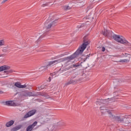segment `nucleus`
Returning a JSON list of instances; mask_svg holds the SVG:
<instances>
[{"label": "nucleus", "instance_id": "1", "mask_svg": "<svg viewBox=\"0 0 131 131\" xmlns=\"http://www.w3.org/2000/svg\"><path fill=\"white\" fill-rule=\"evenodd\" d=\"M90 40L86 39V37H84L83 43L79 48V49L71 56L65 58H60V62L66 61V64H67V63H69V62H71V61H72V60L74 59L75 58L78 57V55H79L80 54H82V53H83V51H84L85 49H86V47H88V46L90 45Z\"/></svg>", "mask_w": 131, "mask_h": 131}, {"label": "nucleus", "instance_id": "2", "mask_svg": "<svg viewBox=\"0 0 131 131\" xmlns=\"http://www.w3.org/2000/svg\"><path fill=\"white\" fill-rule=\"evenodd\" d=\"M58 22V18L57 15H54L50 16L48 20H46L45 24L43 29L45 32H49L51 30L52 27H54Z\"/></svg>", "mask_w": 131, "mask_h": 131}, {"label": "nucleus", "instance_id": "3", "mask_svg": "<svg viewBox=\"0 0 131 131\" xmlns=\"http://www.w3.org/2000/svg\"><path fill=\"white\" fill-rule=\"evenodd\" d=\"M113 38L114 39V40L117 42H119V43H121L122 45H123L124 40H125V38L123 37L122 36H120L119 35H113Z\"/></svg>", "mask_w": 131, "mask_h": 131}, {"label": "nucleus", "instance_id": "4", "mask_svg": "<svg viewBox=\"0 0 131 131\" xmlns=\"http://www.w3.org/2000/svg\"><path fill=\"white\" fill-rule=\"evenodd\" d=\"M108 116L111 119H114L116 121H123V118H121L120 116H114V115L112 114V113H108Z\"/></svg>", "mask_w": 131, "mask_h": 131}, {"label": "nucleus", "instance_id": "5", "mask_svg": "<svg viewBox=\"0 0 131 131\" xmlns=\"http://www.w3.org/2000/svg\"><path fill=\"white\" fill-rule=\"evenodd\" d=\"M36 113V110H33L32 111H30L28 112L24 117V118L26 119L28 118L29 117H31V116H32L34 115Z\"/></svg>", "mask_w": 131, "mask_h": 131}, {"label": "nucleus", "instance_id": "6", "mask_svg": "<svg viewBox=\"0 0 131 131\" xmlns=\"http://www.w3.org/2000/svg\"><path fill=\"white\" fill-rule=\"evenodd\" d=\"M4 105H6V106H18L16 103H15L13 101H7L3 102Z\"/></svg>", "mask_w": 131, "mask_h": 131}, {"label": "nucleus", "instance_id": "7", "mask_svg": "<svg viewBox=\"0 0 131 131\" xmlns=\"http://www.w3.org/2000/svg\"><path fill=\"white\" fill-rule=\"evenodd\" d=\"M36 125H37V121H35L32 125H30L27 127L26 130L32 131V129H33L34 127L36 126Z\"/></svg>", "mask_w": 131, "mask_h": 131}, {"label": "nucleus", "instance_id": "8", "mask_svg": "<svg viewBox=\"0 0 131 131\" xmlns=\"http://www.w3.org/2000/svg\"><path fill=\"white\" fill-rule=\"evenodd\" d=\"M79 64L78 63H76L72 65L71 67H69L68 68H65L63 69H60V71L61 70V71H66L67 70H69V69H70V68H76V67H79Z\"/></svg>", "mask_w": 131, "mask_h": 131}, {"label": "nucleus", "instance_id": "9", "mask_svg": "<svg viewBox=\"0 0 131 131\" xmlns=\"http://www.w3.org/2000/svg\"><path fill=\"white\" fill-rule=\"evenodd\" d=\"M61 60L60 59H56L55 60H53L48 62V64L47 65L48 67L49 66H52V65H56V64H58V63H60Z\"/></svg>", "mask_w": 131, "mask_h": 131}, {"label": "nucleus", "instance_id": "10", "mask_svg": "<svg viewBox=\"0 0 131 131\" xmlns=\"http://www.w3.org/2000/svg\"><path fill=\"white\" fill-rule=\"evenodd\" d=\"M112 31H110V30H104V32H102V34L104 36H110L111 37L112 36Z\"/></svg>", "mask_w": 131, "mask_h": 131}, {"label": "nucleus", "instance_id": "11", "mask_svg": "<svg viewBox=\"0 0 131 131\" xmlns=\"http://www.w3.org/2000/svg\"><path fill=\"white\" fill-rule=\"evenodd\" d=\"M14 85L19 89H26L27 88L26 85H21V83L19 82H15Z\"/></svg>", "mask_w": 131, "mask_h": 131}, {"label": "nucleus", "instance_id": "12", "mask_svg": "<svg viewBox=\"0 0 131 131\" xmlns=\"http://www.w3.org/2000/svg\"><path fill=\"white\" fill-rule=\"evenodd\" d=\"M21 97H30L31 96V93L27 92L26 91H23L20 93Z\"/></svg>", "mask_w": 131, "mask_h": 131}, {"label": "nucleus", "instance_id": "13", "mask_svg": "<svg viewBox=\"0 0 131 131\" xmlns=\"http://www.w3.org/2000/svg\"><path fill=\"white\" fill-rule=\"evenodd\" d=\"M108 102H109V99H103L98 102V104H99V105H101V104H102V105H106L108 104Z\"/></svg>", "mask_w": 131, "mask_h": 131}, {"label": "nucleus", "instance_id": "14", "mask_svg": "<svg viewBox=\"0 0 131 131\" xmlns=\"http://www.w3.org/2000/svg\"><path fill=\"white\" fill-rule=\"evenodd\" d=\"M10 67L8 66H3L0 67V72L4 71V70H9Z\"/></svg>", "mask_w": 131, "mask_h": 131}, {"label": "nucleus", "instance_id": "15", "mask_svg": "<svg viewBox=\"0 0 131 131\" xmlns=\"http://www.w3.org/2000/svg\"><path fill=\"white\" fill-rule=\"evenodd\" d=\"M77 82V80L71 79L70 81L66 83V85H69V84H74V83H76Z\"/></svg>", "mask_w": 131, "mask_h": 131}, {"label": "nucleus", "instance_id": "16", "mask_svg": "<svg viewBox=\"0 0 131 131\" xmlns=\"http://www.w3.org/2000/svg\"><path fill=\"white\" fill-rule=\"evenodd\" d=\"M14 122L15 121H14V120H10L7 123H6V126H7V127H9V126H11V125H13Z\"/></svg>", "mask_w": 131, "mask_h": 131}, {"label": "nucleus", "instance_id": "17", "mask_svg": "<svg viewBox=\"0 0 131 131\" xmlns=\"http://www.w3.org/2000/svg\"><path fill=\"white\" fill-rule=\"evenodd\" d=\"M123 45H125V46H127L128 48V49H131V43L126 40V39H125V40L124 41Z\"/></svg>", "mask_w": 131, "mask_h": 131}, {"label": "nucleus", "instance_id": "18", "mask_svg": "<svg viewBox=\"0 0 131 131\" xmlns=\"http://www.w3.org/2000/svg\"><path fill=\"white\" fill-rule=\"evenodd\" d=\"M22 127V125H19L14 128H13L12 129V131H16V130H19Z\"/></svg>", "mask_w": 131, "mask_h": 131}, {"label": "nucleus", "instance_id": "19", "mask_svg": "<svg viewBox=\"0 0 131 131\" xmlns=\"http://www.w3.org/2000/svg\"><path fill=\"white\" fill-rule=\"evenodd\" d=\"M48 66H46V67H41L40 68H39L40 71H46V70H48Z\"/></svg>", "mask_w": 131, "mask_h": 131}, {"label": "nucleus", "instance_id": "20", "mask_svg": "<svg viewBox=\"0 0 131 131\" xmlns=\"http://www.w3.org/2000/svg\"><path fill=\"white\" fill-rule=\"evenodd\" d=\"M119 62H120V63H128V62H129V59H121Z\"/></svg>", "mask_w": 131, "mask_h": 131}, {"label": "nucleus", "instance_id": "21", "mask_svg": "<svg viewBox=\"0 0 131 131\" xmlns=\"http://www.w3.org/2000/svg\"><path fill=\"white\" fill-rule=\"evenodd\" d=\"M100 111H105V110H107V108L105 105H102L100 107Z\"/></svg>", "mask_w": 131, "mask_h": 131}, {"label": "nucleus", "instance_id": "22", "mask_svg": "<svg viewBox=\"0 0 131 131\" xmlns=\"http://www.w3.org/2000/svg\"><path fill=\"white\" fill-rule=\"evenodd\" d=\"M41 96L45 97L46 99H50V98H51V97H50V96H49V95H48L47 93H43L41 94Z\"/></svg>", "mask_w": 131, "mask_h": 131}, {"label": "nucleus", "instance_id": "23", "mask_svg": "<svg viewBox=\"0 0 131 131\" xmlns=\"http://www.w3.org/2000/svg\"><path fill=\"white\" fill-rule=\"evenodd\" d=\"M5 45V41L4 40H0V47Z\"/></svg>", "mask_w": 131, "mask_h": 131}, {"label": "nucleus", "instance_id": "24", "mask_svg": "<svg viewBox=\"0 0 131 131\" xmlns=\"http://www.w3.org/2000/svg\"><path fill=\"white\" fill-rule=\"evenodd\" d=\"M63 10L65 11H67V10H70V8H69V6H63Z\"/></svg>", "mask_w": 131, "mask_h": 131}, {"label": "nucleus", "instance_id": "25", "mask_svg": "<svg viewBox=\"0 0 131 131\" xmlns=\"http://www.w3.org/2000/svg\"><path fill=\"white\" fill-rule=\"evenodd\" d=\"M41 88L42 90H43V89H46L47 88V85L43 84V85H41Z\"/></svg>", "mask_w": 131, "mask_h": 131}, {"label": "nucleus", "instance_id": "26", "mask_svg": "<svg viewBox=\"0 0 131 131\" xmlns=\"http://www.w3.org/2000/svg\"><path fill=\"white\" fill-rule=\"evenodd\" d=\"M41 90H42V89L41 88V86H38L37 89V91H41Z\"/></svg>", "mask_w": 131, "mask_h": 131}, {"label": "nucleus", "instance_id": "27", "mask_svg": "<svg viewBox=\"0 0 131 131\" xmlns=\"http://www.w3.org/2000/svg\"><path fill=\"white\" fill-rule=\"evenodd\" d=\"M45 35H46V34L43 33L42 35H41L40 36L39 38H42V37H43V36H45Z\"/></svg>", "mask_w": 131, "mask_h": 131}, {"label": "nucleus", "instance_id": "28", "mask_svg": "<svg viewBox=\"0 0 131 131\" xmlns=\"http://www.w3.org/2000/svg\"><path fill=\"white\" fill-rule=\"evenodd\" d=\"M88 58H90V55H88L86 57V58H84V61H85V60H86V59H88Z\"/></svg>", "mask_w": 131, "mask_h": 131}, {"label": "nucleus", "instance_id": "29", "mask_svg": "<svg viewBox=\"0 0 131 131\" xmlns=\"http://www.w3.org/2000/svg\"><path fill=\"white\" fill-rule=\"evenodd\" d=\"M102 52H105V48L104 47L102 48Z\"/></svg>", "mask_w": 131, "mask_h": 131}, {"label": "nucleus", "instance_id": "30", "mask_svg": "<svg viewBox=\"0 0 131 131\" xmlns=\"http://www.w3.org/2000/svg\"><path fill=\"white\" fill-rule=\"evenodd\" d=\"M35 43H39V39L35 42Z\"/></svg>", "mask_w": 131, "mask_h": 131}, {"label": "nucleus", "instance_id": "31", "mask_svg": "<svg viewBox=\"0 0 131 131\" xmlns=\"http://www.w3.org/2000/svg\"><path fill=\"white\" fill-rule=\"evenodd\" d=\"M129 116H130V115L125 116V118H128V117H129Z\"/></svg>", "mask_w": 131, "mask_h": 131}, {"label": "nucleus", "instance_id": "32", "mask_svg": "<svg viewBox=\"0 0 131 131\" xmlns=\"http://www.w3.org/2000/svg\"><path fill=\"white\" fill-rule=\"evenodd\" d=\"M49 128H46L44 131H49Z\"/></svg>", "mask_w": 131, "mask_h": 131}, {"label": "nucleus", "instance_id": "33", "mask_svg": "<svg viewBox=\"0 0 131 131\" xmlns=\"http://www.w3.org/2000/svg\"><path fill=\"white\" fill-rule=\"evenodd\" d=\"M0 94H4V92L0 90Z\"/></svg>", "mask_w": 131, "mask_h": 131}, {"label": "nucleus", "instance_id": "34", "mask_svg": "<svg viewBox=\"0 0 131 131\" xmlns=\"http://www.w3.org/2000/svg\"><path fill=\"white\" fill-rule=\"evenodd\" d=\"M4 56H5V55H4V54L0 55V57H4Z\"/></svg>", "mask_w": 131, "mask_h": 131}, {"label": "nucleus", "instance_id": "35", "mask_svg": "<svg viewBox=\"0 0 131 131\" xmlns=\"http://www.w3.org/2000/svg\"><path fill=\"white\" fill-rule=\"evenodd\" d=\"M8 0H4L3 3H6V2H7Z\"/></svg>", "mask_w": 131, "mask_h": 131}, {"label": "nucleus", "instance_id": "36", "mask_svg": "<svg viewBox=\"0 0 131 131\" xmlns=\"http://www.w3.org/2000/svg\"><path fill=\"white\" fill-rule=\"evenodd\" d=\"M45 6H47V4H43L42 6L45 7Z\"/></svg>", "mask_w": 131, "mask_h": 131}, {"label": "nucleus", "instance_id": "37", "mask_svg": "<svg viewBox=\"0 0 131 131\" xmlns=\"http://www.w3.org/2000/svg\"><path fill=\"white\" fill-rule=\"evenodd\" d=\"M49 81H51V80L52 79L51 78V77H49Z\"/></svg>", "mask_w": 131, "mask_h": 131}, {"label": "nucleus", "instance_id": "38", "mask_svg": "<svg viewBox=\"0 0 131 131\" xmlns=\"http://www.w3.org/2000/svg\"><path fill=\"white\" fill-rule=\"evenodd\" d=\"M3 52H7V50H3Z\"/></svg>", "mask_w": 131, "mask_h": 131}, {"label": "nucleus", "instance_id": "39", "mask_svg": "<svg viewBox=\"0 0 131 131\" xmlns=\"http://www.w3.org/2000/svg\"><path fill=\"white\" fill-rule=\"evenodd\" d=\"M81 27V26H80L79 27H78V28H80Z\"/></svg>", "mask_w": 131, "mask_h": 131}, {"label": "nucleus", "instance_id": "40", "mask_svg": "<svg viewBox=\"0 0 131 131\" xmlns=\"http://www.w3.org/2000/svg\"><path fill=\"white\" fill-rule=\"evenodd\" d=\"M4 72H6V71H4Z\"/></svg>", "mask_w": 131, "mask_h": 131}, {"label": "nucleus", "instance_id": "41", "mask_svg": "<svg viewBox=\"0 0 131 131\" xmlns=\"http://www.w3.org/2000/svg\"><path fill=\"white\" fill-rule=\"evenodd\" d=\"M100 1H102V0H100Z\"/></svg>", "mask_w": 131, "mask_h": 131}]
</instances>
